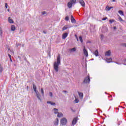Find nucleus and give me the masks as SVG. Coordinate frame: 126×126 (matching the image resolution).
Wrapping results in <instances>:
<instances>
[{
	"mask_svg": "<svg viewBox=\"0 0 126 126\" xmlns=\"http://www.w3.org/2000/svg\"><path fill=\"white\" fill-rule=\"evenodd\" d=\"M89 82H90V77L89 76H88L84 80L83 83H89Z\"/></svg>",
	"mask_w": 126,
	"mask_h": 126,
	"instance_id": "obj_5",
	"label": "nucleus"
},
{
	"mask_svg": "<svg viewBox=\"0 0 126 126\" xmlns=\"http://www.w3.org/2000/svg\"><path fill=\"white\" fill-rule=\"evenodd\" d=\"M107 19H108V18H107V17H105V18H103V19H102V20H103V21H105V20H107Z\"/></svg>",
	"mask_w": 126,
	"mask_h": 126,
	"instance_id": "obj_33",
	"label": "nucleus"
},
{
	"mask_svg": "<svg viewBox=\"0 0 126 126\" xmlns=\"http://www.w3.org/2000/svg\"><path fill=\"white\" fill-rule=\"evenodd\" d=\"M79 98L81 99H83V93H78Z\"/></svg>",
	"mask_w": 126,
	"mask_h": 126,
	"instance_id": "obj_17",
	"label": "nucleus"
},
{
	"mask_svg": "<svg viewBox=\"0 0 126 126\" xmlns=\"http://www.w3.org/2000/svg\"><path fill=\"white\" fill-rule=\"evenodd\" d=\"M75 37H76V38H77V36L76 35V34L75 35Z\"/></svg>",
	"mask_w": 126,
	"mask_h": 126,
	"instance_id": "obj_46",
	"label": "nucleus"
},
{
	"mask_svg": "<svg viewBox=\"0 0 126 126\" xmlns=\"http://www.w3.org/2000/svg\"><path fill=\"white\" fill-rule=\"evenodd\" d=\"M113 22H115L114 20L111 19V20H109V23H110V24H112V23H113Z\"/></svg>",
	"mask_w": 126,
	"mask_h": 126,
	"instance_id": "obj_29",
	"label": "nucleus"
},
{
	"mask_svg": "<svg viewBox=\"0 0 126 126\" xmlns=\"http://www.w3.org/2000/svg\"><path fill=\"white\" fill-rule=\"evenodd\" d=\"M53 110H54V111H54L55 114H58V113H59L58 109H57V108H54Z\"/></svg>",
	"mask_w": 126,
	"mask_h": 126,
	"instance_id": "obj_24",
	"label": "nucleus"
},
{
	"mask_svg": "<svg viewBox=\"0 0 126 126\" xmlns=\"http://www.w3.org/2000/svg\"><path fill=\"white\" fill-rule=\"evenodd\" d=\"M87 43H91V42L90 41H88L87 42Z\"/></svg>",
	"mask_w": 126,
	"mask_h": 126,
	"instance_id": "obj_40",
	"label": "nucleus"
},
{
	"mask_svg": "<svg viewBox=\"0 0 126 126\" xmlns=\"http://www.w3.org/2000/svg\"><path fill=\"white\" fill-rule=\"evenodd\" d=\"M77 41H78V38H77Z\"/></svg>",
	"mask_w": 126,
	"mask_h": 126,
	"instance_id": "obj_49",
	"label": "nucleus"
},
{
	"mask_svg": "<svg viewBox=\"0 0 126 126\" xmlns=\"http://www.w3.org/2000/svg\"><path fill=\"white\" fill-rule=\"evenodd\" d=\"M124 46L125 47H126V43H125V44H124Z\"/></svg>",
	"mask_w": 126,
	"mask_h": 126,
	"instance_id": "obj_43",
	"label": "nucleus"
},
{
	"mask_svg": "<svg viewBox=\"0 0 126 126\" xmlns=\"http://www.w3.org/2000/svg\"><path fill=\"white\" fill-rule=\"evenodd\" d=\"M64 92H65V93H66V91H64Z\"/></svg>",
	"mask_w": 126,
	"mask_h": 126,
	"instance_id": "obj_47",
	"label": "nucleus"
},
{
	"mask_svg": "<svg viewBox=\"0 0 126 126\" xmlns=\"http://www.w3.org/2000/svg\"><path fill=\"white\" fill-rule=\"evenodd\" d=\"M61 64V55L58 54V56L57 58V62H54V69L58 72L59 71V65Z\"/></svg>",
	"mask_w": 126,
	"mask_h": 126,
	"instance_id": "obj_1",
	"label": "nucleus"
},
{
	"mask_svg": "<svg viewBox=\"0 0 126 126\" xmlns=\"http://www.w3.org/2000/svg\"><path fill=\"white\" fill-rule=\"evenodd\" d=\"M43 33H44V34H46V32H45V31H43Z\"/></svg>",
	"mask_w": 126,
	"mask_h": 126,
	"instance_id": "obj_45",
	"label": "nucleus"
},
{
	"mask_svg": "<svg viewBox=\"0 0 126 126\" xmlns=\"http://www.w3.org/2000/svg\"><path fill=\"white\" fill-rule=\"evenodd\" d=\"M60 123L62 126H65L67 124V120L65 118H63L61 120Z\"/></svg>",
	"mask_w": 126,
	"mask_h": 126,
	"instance_id": "obj_3",
	"label": "nucleus"
},
{
	"mask_svg": "<svg viewBox=\"0 0 126 126\" xmlns=\"http://www.w3.org/2000/svg\"><path fill=\"white\" fill-rule=\"evenodd\" d=\"M68 35V34H67V33H66V32L63 33V34L62 35V39H66V37H67Z\"/></svg>",
	"mask_w": 126,
	"mask_h": 126,
	"instance_id": "obj_11",
	"label": "nucleus"
},
{
	"mask_svg": "<svg viewBox=\"0 0 126 126\" xmlns=\"http://www.w3.org/2000/svg\"><path fill=\"white\" fill-rule=\"evenodd\" d=\"M63 115L62 113H58V115H57V117L58 118H62V117H63Z\"/></svg>",
	"mask_w": 126,
	"mask_h": 126,
	"instance_id": "obj_21",
	"label": "nucleus"
},
{
	"mask_svg": "<svg viewBox=\"0 0 126 126\" xmlns=\"http://www.w3.org/2000/svg\"><path fill=\"white\" fill-rule=\"evenodd\" d=\"M33 89L34 92H37V87L35 85V84L33 85Z\"/></svg>",
	"mask_w": 126,
	"mask_h": 126,
	"instance_id": "obj_19",
	"label": "nucleus"
},
{
	"mask_svg": "<svg viewBox=\"0 0 126 126\" xmlns=\"http://www.w3.org/2000/svg\"><path fill=\"white\" fill-rule=\"evenodd\" d=\"M112 1H113V2H116V0H112Z\"/></svg>",
	"mask_w": 126,
	"mask_h": 126,
	"instance_id": "obj_41",
	"label": "nucleus"
},
{
	"mask_svg": "<svg viewBox=\"0 0 126 126\" xmlns=\"http://www.w3.org/2000/svg\"><path fill=\"white\" fill-rule=\"evenodd\" d=\"M94 56H95V57H98V56H99V52H98V50H95L94 52Z\"/></svg>",
	"mask_w": 126,
	"mask_h": 126,
	"instance_id": "obj_12",
	"label": "nucleus"
},
{
	"mask_svg": "<svg viewBox=\"0 0 126 126\" xmlns=\"http://www.w3.org/2000/svg\"><path fill=\"white\" fill-rule=\"evenodd\" d=\"M8 21L9 23H14L13 20L11 18H10V17H8Z\"/></svg>",
	"mask_w": 126,
	"mask_h": 126,
	"instance_id": "obj_15",
	"label": "nucleus"
},
{
	"mask_svg": "<svg viewBox=\"0 0 126 126\" xmlns=\"http://www.w3.org/2000/svg\"><path fill=\"white\" fill-rule=\"evenodd\" d=\"M0 71H2V67H1V66L0 64Z\"/></svg>",
	"mask_w": 126,
	"mask_h": 126,
	"instance_id": "obj_36",
	"label": "nucleus"
},
{
	"mask_svg": "<svg viewBox=\"0 0 126 126\" xmlns=\"http://www.w3.org/2000/svg\"><path fill=\"white\" fill-rule=\"evenodd\" d=\"M71 22H72V23H75V22H76V21H75V19H74V18H73V16H71Z\"/></svg>",
	"mask_w": 126,
	"mask_h": 126,
	"instance_id": "obj_16",
	"label": "nucleus"
},
{
	"mask_svg": "<svg viewBox=\"0 0 126 126\" xmlns=\"http://www.w3.org/2000/svg\"><path fill=\"white\" fill-rule=\"evenodd\" d=\"M41 94H42V96H44V89L43 88L41 89Z\"/></svg>",
	"mask_w": 126,
	"mask_h": 126,
	"instance_id": "obj_26",
	"label": "nucleus"
},
{
	"mask_svg": "<svg viewBox=\"0 0 126 126\" xmlns=\"http://www.w3.org/2000/svg\"><path fill=\"white\" fill-rule=\"evenodd\" d=\"M10 49H9V48L8 49V50H9Z\"/></svg>",
	"mask_w": 126,
	"mask_h": 126,
	"instance_id": "obj_50",
	"label": "nucleus"
},
{
	"mask_svg": "<svg viewBox=\"0 0 126 126\" xmlns=\"http://www.w3.org/2000/svg\"><path fill=\"white\" fill-rule=\"evenodd\" d=\"M83 52L84 53V55L85 57H88V51H87V49L85 48V46H83Z\"/></svg>",
	"mask_w": 126,
	"mask_h": 126,
	"instance_id": "obj_4",
	"label": "nucleus"
},
{
	"mask_svg": "<svg viewBox=\"0 0 126 126\" xmlns=\"http://www.w3.org/2000/svg\"><path fill=\"white\" fill-rule=\"evenodd\" d=\"M79 39L81 43L83 42V40L82 39V37L79 36Z\"/></svg>",
	"mask_w": 126,
	"mask_h": 126,
	"instance_id": "obj_27",
	"label": "nucleus"
},
{
	"mask_svg": "<svg viewBox=\"0 0 126 126\" xmlns=\"http://www.w3.org/2000/svg\"><path fill=\"white\" fill-rule=\"evenodd\" d=\"M77 123V117H76L73 119L72 122V126H74L76 125V123Z\"/></svg>",
	"mask_w": 126,
	"mask_h": 126,
	"instance_id": "obj_6",
	"label": "nucleus"
},
{
	"mask_svg": "<svg viewBox=\"0 0 126 126\" xmlns=\"http://www.w3.org/2000/svg\"><path fill=\"white\" fill-rule=\"evenodd\" d=\"M5 8H7V3H5Z\"/></svg>",
	"mask_w": 126,
	"mask_h": 126,
	"instance_id": "obj_37",
	"label": "nucleus"
},
{
	"mask_svg": "<svg viewBox=\"0 0 126 126\" xmlns=\"http://www.w3.org/2000/svg\"><path fill=\"white\" fill-rule=\"evenodd\" d=\"M76 2V0H71L70 2L67 3V6L68 8H71L72 7L73 4H75Z\"/></svg>",
	"mask_w": 126,
	"mask_h": 126,
	"instance_id": "obj_2",
	"label": "nucleus"
},
{
	"mask_svg": "<svg viewBox=\"0 0 126 126\" xmlns=\"http://www.w3.org/2000/svg\"><path fill=\"white\" fill-rule=\"evenodd\" d=\"M75 103H78V102H79V100H78V99H77V98H75Z\"/></svg>",
	"mask_w": 126,
	"mask_h": 126,
	"instance_id": "obj_31",
	"label": "nucleus"
},
{
	"mask_svg": "<svg viewBox=\"0 0 126 126\" xmlns=\"http://www.w3.org/2000/svg\"><path fill=\"white\" fill-rule=\"evenodd\" d=\"M65 20L66 21H68V20H69V18H68V16L65 17Z\"/></svg>",
	"mask_w": 126,
	"mask_h": 126,
	"instance_id": "obj_30",
	"label": "nucleus"
},
{
	"mask_svg": "<svg viewBox=\"0 0 126 126\" xmlns=\"http://www.w3.org/2000/svg\"><path fill=\"white\" fill-rule=\"evenodd\" d=\"M0 33H1V34H2V31H1V28H0Z\"/></svg>",
	"mask_w": 126,
	"mask_h": 126,
	"instance_id": "obj_38",
	"label": "nucleus"
},
{
	"mask_svg": "<svg viewBox=\"0 0 126 126\" xmlns=\"http://www.w3.org/2000/svg\"><path fill=\"white\" fill-rule=\"evenodd\" d=\"M46 13H46L45 11L42 12V14L43 15H45V14H46Z\"/></svg>",
	"mask_w": 126,
	"mask_h": 126,
	"instance_id": "obj_34",
	"label": "nucleus"
},
{
	"mask_svg": "<svg viewBox=\"0 0 126 126\" xmlns=\"http://www.w3.org/2000/svg\"><path fill=\"white\" fill-rule=\"evenodd\" d=\"M47 104H51L52 106H55V105H56V103L52 101H47Z\"/></svg>",
	"mask_w": 126,
	"mask_h": 126,
	"instance_id": "obj_20",
	"label": "nucleus"
},
{
	"mask_svg": "<svg viewBox=\"0 0 126 126\" xmlns=\"http://www.w3.org/2000/svg\"><path fill=\"white\" fill-rule=\"evenodd\" d=\"M10 61H11V62H12V60H11V58H10Z\"/></svg>",
	"mask_w": 126,
	"mask_h": 126,
	"instance_id": "obj_44",
	"label": "nucleus"
},
{
	"mask_svg": "<svg viewBox=\"0 0 126 126\" xmlns=\"http://www.w3.org/2000/svg\"><path fill=\"white\" fill-rule=\"evenodd\" d=\"M105 56L110 57V56H111V50L106 52L105 53Z\"/></svg>",
	"mask_w": 126,
	"mask_h": 126,
	"instance_id": "obj_9",
	"label": "nucleus"
},
{
	"mask_svg": "<svg viewBox=\"0 0 126 126\" xmlns=\"http://www.w3.org/2000/svg\"><path fill=\"white\" fill-rule=\"evenodd\" d=\"M54 125L55 126H58L59 125V119H56V121L54 122Z\"/></svg>",
	"mask_w": 126,
	"mask_h": 126,
	"instance_id": "obj_10",
	"label": "nucleus"
},
{
	"mask_svg": "<svg viewBox=\"0 0 126 126\" xmlns=\"http://www.w3.org/2000/svg\"><path fill=\"white\" fill-rule=\"evenodd\" d=\"M35 94L38 98V99H39V100H40V101L41 100V95H40V94L39 93V92H35Z\"/></svg>",
	"mask_w": 126,
	"mask_h": 126,
	"instance_id": "obj_8",
	"label": "nucleus"
},
{
	"mask_svg": "<svg viewBox=\"0 0 126 126\" xmlns=\"http://www.w3.org/2000/svg\"><path fill=\"white\" fill-rule=\"evenodd\" d=\"M15 29H16V27H15V26L12 25L11 26V31H15Z\"/></svg>",
	"mask_w": 126,
	"mask_h": 126,
	"instance_id": "obj_14",
	"label": "nucleus"
},
{
	"mask_svg": "<svg viewBox=\"0 0 126 126\" xmlns=\"http://www.w3.org/2000/svg\"><path fill=\"white\" fill-rule=\"evenodd\" d=\"M8 11H9V9H8Z\"/></svg>",
	"mask_w": 126,
	"mask_h": 126,
	"instance_id": "obj_48",
	"label": "nucleus"
},
{
	"mask_svg": "<svg viewBox=\"0 0 126 126\" xmlns=\"http://www.w3.org/2000/svg\"><path fill=\"white\" fill-rule=\"evenodd\" d=\"M119 20L121 22L122 21H124V20H123V19L121 17H120V16H119V18H118Z\"/></svg>",
	"mask_w": 126,
	"mask_h": 126,
	"instance_id": "obj_28",
	"label": "nucleus"
},
{
	"mask_svg": "<svg viewBox=\"0 0 126 126\" xmlns=\"http://www.w3.org/2000/svg\"><path fill=\"white\" fill-rule=\"evenodd\" d=\"M79 2L81 4L83 7H85V2L83 0H79Z\"/></svg>",
	"mask_w": 126,
	"mask_h": 126,
	"instance_id": "obj_7",
	"label": "nucleus"
},
{
	"mask_svg": "<svg viewBox=\"0 0 126 126\" xmlns=\"http://www.w3.org/2000/svg\"><path fill=\"white\" fill-rule=\"evenodd\" d=\"M8 56L9 57V59L11 58V55H10V54H8Z\"/></svg>",
	"mask_w": 126,
	"mask_h": 126,
	"instance_id": "obj_39",
	"label": "nucleus"
},
{
	"mask_svg": "<svg viewBox=\"0 0 126 126\" xmlns=\"http://www.w3.org/2000/svg\"><path fill=\"white\" fill-rule=\"evenodd\" d=\"M100 37H101V40H103V37H104V35H103V34H101V35H100Z\"/></svg>",
	"mask_w": 126,
	"mask_h": 126,
	"instance_id": "obj_35",
	"label": "nucleus"
},
{
	"mask_svg": "<svg viewBox=\"0 0 126 126\" xmlns=\"http://www.w3.org/2000/svg\"><path fill=\"white\" fill-rule=\"evenodd\" d=\"M112 8H113V7H109V6L107 5L106 6L105 9L107 11H110Z\"/></svg>",
	"mask_w": 126,
	"mask_h": 126,
	"instance_id": "obj_13",
	"label": "nucleus"
},
{
	"mask_svg": "<svg viewBox=\"0 0 126 126\" xmlns=\"http://www.w3.org/2000/svg\"><path fill=\"white\" fill-rule=\"evenodd\" d=\"M118 13H119V14H120V15H122V16H124L125 15V14H124V11H123L122 10H119L118 11Z\"/></svg>",
	"mask_w": 126,
	"mask_h": 126,
	"instance_id": "obj_18",
	"label": "nucleus"
},
{
	"mask_svg": "<svg viewBox=\"0 0 126 126\" xmlns=\"http://www.w3.org/2000/svg\"><path fill=\"white\" fill-rule=\"evenodd\" d=\"M68 28L67 27V26H65L63 27V28L62 29V31H64V30H66V29H67Z\"/></svg>",
	"mask_w": 126,
	"mask_h": 126,
	"instance_id": "obj_23",
	"label": "nucleus"
},
{
	"mask_svg": "<svg viewBox=\"0 0 126 126\" xmlns=\"http://www.w3.org/2000/svg\"><path fill=\"white\" fill-rule=\"evenodd\" d=\"M71 52H75V51H76V48H73L72 49H70Z\"/></svg>",
	"mask_w": 126,
	"mask_h": 126,
	"instance_id": "obj_25",
	"label": "nucleus"
},
{
	"mask_svg": "<svg viewBox=\"0 0 126 126\" xmlns=\"http://www.w3.org/2000/svg\"><path fill=\"white\" fill-rule=\"evenodd\" d=\"M107 63H112V58H107L106 59Z\"/></svg>",
	"mask_w": 126,
	"mask_h": 126,
	"instance_id": "obj_22",
	"label": "nucleus"
},
{
	"mask_svg": "<svg viewBox=\"0 0 126 126\" xmlns=\"http://www.w3.org/2000/svg\"><path fill=\"white\" fill-rule=\"evenodd\" d=\"M114 29H117V27H114Z\"/></svg>",
	"mask_w": 126,
	"mask_h": 126,
	"instance_id": "obj_42",
	"label": "nucleus"
},
{
	"mask_svg": "<svg viewBox=\"0 0 126 126\" xmlns=\"http://www.w3.org/2000/svg\"><path fill=\"white\" fill-rule=\"evenodd\" d=\"M49 95H50V97H53V93L50 92Z\"/></svg>",
	"mask_w": 126,
	"mask_h": 126,
	"instance_id": "obj_32",
	"label": "nucleus"
}]
</instances>
